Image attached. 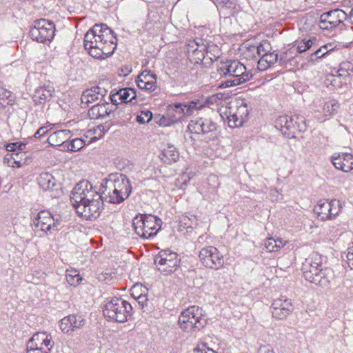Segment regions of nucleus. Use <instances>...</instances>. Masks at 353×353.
Returning a JSON list of instances; mask_svg holds the SVG:
<instances>
[{"mask_svg": "<svg viewBox=\"0 0 353 353\" xmlns=\"http://www.w3.org/2000/svg\"><path fill=\"white\" fill-rule=\"evenodd\" d=\"M84 46L93 58L103 59L114 52L117 38L107 25L96 24L85 34Z\"/></svg>", "mask_w": 353, "mask_h": 353, "instance_id": "f257e3e1", "label": "nucleus"}, {"mask_svg": "<svg viewBox=\"0 0 353 353\" xmlns=\"http://www.w3.org/2000/svg\"><path fill=\"white\" fill-rule=\"evenodd\" d=\"M322 256L318 252H312L302 264L301 270L304 279L316 285L327 288L334 279L333 270L323 267Z\"/></svg>", "mask_w": 353, "mask_h": 353, "instance_id": "f03ea898", "label": "nucleus"}, {"mask_svg": "<svg viewBox=\"0 0 353 353\" xmlns=\"http://www.w3.org/2000/svg\"><path fill=\"white\" fill-rule=\"evenodd\" d=\"M251 110L245 99L222 97V120L231 128H239L248 119Z\"/></svg>", "mask_w": 353, "mask_h": 353, "instance_id": "7ed1b4c3", "label": "nucleus"}, {"mask_svg": "<svg viewBox=\"0 0 353 353\" xmlns=\"http://www.w3.org/2000/svg\"><path fill=\"white\" fill-rule=\"evenodd\" d=\"M105 189L108 194L109 201L112 203H120L123 201L131 192L128 179L125 176L117 173L109 175Z\"/></svg>", "mask_w": 353, "mask_h": 353, "instance_id": "20e7f679", "label": "nucleus"}, {"mask_svg": "<svg viewBox=\"0 0 353 353\" xmlns=\"http://www.w3.org/2000/svg\"><path fill=\"white\" fill-rule=\"evenodd\" d=\"M222 77L231 79L222 81V88H229L245 83L250 79L252 74L246 71L245 66L237 60H228L222 63Z\"/></svg>", "mask_w": 353, "mask_h": 353, "instance_id": "39448f33", "label": "nucleus"}, {"mask_svg": "<svg viewBox=\"0 0 353 353\" xmlns=\"http://www.w3.org/2000/svg\"><path fill=\"white\" fill-rule=\"evenodd\" d=\"M132 225L137 235L143 239H150L160 230L162 221L152 214H139L133 219Z\"/></svg>", "mask_w": 353, "mask_h": 353, "instance_id": "423d86ee", "label": "nucleus"}, {"mask_svg": "<svg viewBox=\"0 0 353 353\" xmlns=\"http://www.w3.org/2000/svg\"><path fill=\"white\" fill-rule=\"evenodd\" d=\"M132 307L126 301L121 298H112L104 306L103 314L111 320L123 323L128 320Z\"/></svg>", "mask_w": 353, "mask_h": 353, "instance_id": "0eeeda50", "label": "nucleus"}, {"mask_svg": "<svg viewBox=\"0 0 353 353\" xmlns=\"http://www.w3.org/2000/svg\"><path fill=\"white\" fill-rule=\"evenodd\" d=\"M55 26L54 23L44 19L34 22L30 30V36L40 43L50 41L54 36Z\"/></svg>", "mask_w": 353, "mask_h": 353, "instance_id": "6e6552de", "label": "nucleus"}, {"mask_svg": "<svg viewBox=\"0 0 353 353\" xmlns=\"http://www.w3.org/2000/svg\"><path fill=\"white\" fill-rule=\"evenodd\" d=\"M102 198L101 194L90 182L83 180L77 183L73 188L70 196L72 204H77L83 200L92 199L97 200Z\"/></svg>", "mask_w": 353, "mask_h": 353, "instance_id": "1a4fd4ad", "label": "nucleus"}, {"mask_svg": "<svg viewBox=\"0 0 353 353\" xmlns=\"http://www.w3.org/2000/svg\"><path fill=\"white\" fill-rule=\"evenodd\" d=\"M343 208L342 203L337 199L321 200L315 205L314 211L322 221L334 219Z\"/></svg>", "mask_w": 353, "mask_h": 353, "instance_id": "9d476101", "label": "nucleus"}, {"mask_svg": "<svg viewBox=\"0 0 353 353\" xmlns=\"http://www.w3.org/2000/svg\"><path fill=\"white\" fill-rule=\"evenodd\" d=\"M154 263L159 270L168 274L174 272L179 264L178 254L170 250L159 252L155 256Z\"/></svg>", "mask_w": 353, "mask_h": 353, "instance_id": "9b49d317", "label": "nucleus"}, {"mask_svg": "<svg viewBox=\"0 0 353 353\" xmlns=\"http://www.w3.org/2000/svg\"><path fill=\"white\" fill-rule=\"evenodd\" d=\"M201 309L198 306H192L184 310L179 317L180 327L184 331H189L193 327L200 326Z\"/></svg>", "mask_w": 353, "mask_h": 353, "instance_id": "f8f14e48", "label": "nucleus"}, {"mask_svg": "<svg viewBox=\"0 0 353 353\" xmlns=\"http://www.w3.org/2000/svg\"><path fill=\"white\" fill-rule=\"evenodd\" d=\"M348 19V14L341 9H334L322 14L319 22L322 30H330Z\"/></svg>", "mask_w": 353, "mask_h": 353, "instance_id": "ddd939ff", "label": "nucleus"}, {"mask_svg": "<svg viewBox=\"0 0 353 353\" xmlns=\"http://www.w3.org/2000/svg\"><path fill=\"white\" fill-rule=\"evenodd\" d=\"M34 224L37 228L44 232L46 234H52V231L58 230L60 225L59 219H55L48 211H41L39 212Z\"/></svg>", "mask_w": 353, "mask_h": 353, "instance_id": "4468645a", "label": "nucleus"}, {"mask_svg": "<svg viewBox=\"0 0 353 353\" xmlns=\"http://www.w3.org/2000/svg\"><path fill=\"white\" fill-rule=\"evenodd\" d=\"M53 346L52 336L45 332L34 334L27 344L28 348L41 349L44 353H50Z\"/></svg>", "mask_w": 353, "mask_h": 353, "instance_id": "2eb2a0df", "label": "nucleus"}, {"mask_svg": "<svg viewBox=\"0 0 353 353\" xmlns=\"http://www.w3.org/2000/svg\"><path fill=\"white\" fill-rule=\"evenodd\" d=\"M77 213L87 220L97 219L103 210V201L102 198L94 200L92 203L83 205H77Z\"/></svg>", "mask_w": 353, "mask_h": 353, "instance_id": "dca6fc26", "label": "nucleus"}, {"mask_svg": "<svg viewBox=\"0 0 353 353\" xmlns=\"http://www.w3.org/2000/svg\"><path fill=\"white\" fill-rule=\"evenodd\" d=\"M272 316L276 319H285L293 310L292 301L281 297L274 299L271 306Z\"/></svg>", "mask_w": 353, "mask_h": 353, "instance_id": "f3484780", "label": "nucleus"}, {"mask_svg": "<svg viewBox=\"0 0 353 353\" xmlns=\"http://www.w3.org/2000/svg\"><path fill=\"white\" fill-rule=\"evenodd\" d=\"M39 183L45 191H48L50 193L52 197H59L63 194L61 184L50 173L45 172L41 174Z\"/></svg>", "mask_w": 353, "mask_h": 353, "instance_id": "a211bd4d", "label": "nucleus"}, {"mask_svg": "<svg viewBox=\"0 0 353 353\" xmlns=\"http://www.w3.org/2000/svg\"><path fill=\"white\" fill-rule=\"evenodd\" d=\"M85 323V320L82 316L70 314L60 320L59 327L63 333L70 334L75 330L82 327Z\"/></svg>", "mask_w": 353, "mask_h": 353, "instance_id": "6ab92c4d", "label": "nucleus"}, {"mask_svg": "<svg viewBox=\"0 0 353 353\" xmlns=\"http://www.w3.org/2000/svg\"><path fill=\"white\" fill-rule=\"evenodd\" d=\"M199 257L203 264L210 268L218 269L220 264V256L218 250L214 247H208L202 249Z\"/></svg>", "mask_w": 353, "mask_h": 353, "instance_id": "aec40b11", "label": "nucleus"}, {"mask_svg": "<svg viewBox=\"0 0 353 353\" xmlns=\"http://www.w3.org/2000/svg\"><path fill=\"white\" fill-rule=\"evenodd\" d=\"M31 161V157L24 151L8 154L3 158L4 165L13 168H21L30 164Z\"/></svg>", "mask_w": 353, "mask_h": 353, "instance_id": "412c9836", "label": "nucleus"}, {"mask_svg": "<svg viewBox=\"0 0 353 353\" xmlns=\"http://www.w3.org/2000/svg\"><path fill=\"white\" fill-rule=\"evenodd\" d=\"M298 116L289 117L287 115L280 116L275 121V126L280 130L282 133L290 135L294 133V130H297L301 131V129L297 125Z\"/></svg>", "mask_w": 353, "mask_h": 353, "instance_id": "4be33fe9", "label": "nucleus"}, {"mask_svg": "<svg viewBox=\"0 0 353 353\" xmlns=\"http://www.w3.org/2000/svg\"><path fill=\"white\" fill-rule=\"evenodd\" d=\"M331 161L337 170L348 172L353 170V155L350 153H334Z\"/></svg>", "mask_w": 353, "mask_h": 353, "instance_id": "5701e85b", "label": "nucleus"}, {"mask_svg": "<svg viewBox=\"0 0 353 353\" xmlns=\"http://www.w3.org/2000/svg\"><path fill=\"white\" fill-rule=\"evenodd\" d=\"M137 86L141 90L149 92L154 91L157 88V77L150 70L143 71L137 77Z\"/></svg>", "mask_w": 353, "mask_h": 353, "instance_id": "b1692460", "label": "nucleus"}, {"mask_svg": "<svg viewBox=\"0 0 353 353\" xmlns=\"http://www.w3.org/2000/svg\"><path fill=\"white\" fill-rule=\"evenodd\" d=\"M114 108V103H97L89 109L88 114L92 119H104L110 115Z\"/></svg>", "mask_w": 353, "mask_h": 353, "instance_id": "393cba45", "label": "nucleus"}, {"mask_svg": "<svg viewBox=\"0 0 353 353\" xmlns=\"http://www.w3.org/2000/svg\"><path fill=\"white\" fill-rule=\"evenodd\" d=\"M103 97L104 94L99 87H93L83 92L81 100L82 103L88 105L94 102L101 101Z\"/></svg>", "mask_w": 353, "mask_h": 353, "instance_id": "a878e982", "label": "nucleus"}, {"mask_svg": "<svg viewBox=\"0 0 353 353\" xmlns=\"http://www.w3.org/2000/svg\"><path fill=\"white\" fill-rule=\"evenodd\" d=\"M173 106L176 112L189 117L193 114L195 110L203 108V105L199 101H192L188 103H175Z\"/></svg>", "mask_w": 353, "mask_h": 353, "instance_id": "bb28decb", "label": "nucleus"}, {"mask_svg": "<svg viewBox=\"0 0 353 353\" xmlns=\"http://www.w3.org/2000/svg\"><path fill=\"white\" fill-rule=\"evenodd\" d=\"M137 97L136 90L131 88L121 89L116 94H113L111 100L113 103H128L132 102Z\"/></svg>", "mask_w": 353, "mask_h": 353, "instance_id": "cd10ccee", "label": "nucleus"}, {"mask_svg": "<svg viewBox=\"0 0 353 353\" xmlns=\"http://www.w3.org/2000/svg\"><path fill=\"white\" fill-rule=\"evenodd\" d=\"M72 136L70 130H61L52 133L48 138V142L51 146H59L65 143Z\"/></svg>", "mask_w": 353, "mask_h": 353, "instance_id": "c85d7f7f", "label": "nucleus"}, {"mask_svg": "<svg viewBox=\"0 0 353 353\" xmlns=\"http://www.w3.org/2000/svg\"><path fill=\"white\" fill-rule=\"evenodd\" d=\"M339 108L340 104L335 99H330L328 101L325 102L321 110L322 117H320L318 119L322 122L326 119L333 117L337 113Z\"/></svg>", "mask_w": 353, "mask_h": 353, "instance_id": "c756f323", "label": "nucleus"}, {"mask_svg": "<svg viewBox=\"0 0 353 353\" xmlns=\"http://www.w3.org/2000/svg\"><path fill=\"white\" fill-rule=\"evenodd\" d=\"M240 11V6L236 0H222V15H224L225 22L230 17H234Z\"/></svg>", "mask_w": 353, "mask_h": 353, "instance_id": "7c9ffc66", "label": "nucleus"}, {"mask_svg": "<svg viewBox=\"0 0 353 353\" xmlns=\"http://www.w3.org/2000/svg\"><path fill=\"white\" fill-rule=\"evenodd\" d=\"M53 92L54 89L51 86L39 87L33 94V100L36 103H43L50 99Z\"/></svg>", "mask_w": 353, "mask_h": 353, "instance_id": "2f4dec72", "label": "nucleus"}, {"mask_svg": "<svg viewBox=\"0 0 353 353\" xmlns=\"http://www.w3.org/2000/svg\"><path fill=\"white\" fill-rule=\"evenodd\" d=\"M179 157V154L176 148L172 145H168L161 152V159L165 163L176 162Z\"/></svg>", "mask_w": 353, "mask_h": 353, "instance_id": "473e14b6", "label": "nucleus"}, {"mask_svg": "<svg viewBox=\"0 0 353 353\" xmlns=\"http://www.w3.org/2000/svg\"><path fill=\"white\" fill-rule=\"evenodd\" d=\"M241 56L245 59H254L257 58L256 44L251 41H247L240 48Z\"/></svg>", "mask_w": 353, "mask_h": 353, "instance_id": "72a5a7b5", "label": "nucleus"}, {"mask_svg": "<svg viewBox=\"0 0 353 353\" xmlns=\"http://www.w3.org/2000/svg\"><path fill=\"white\" fill-rule=\"evenodd\" d=\"M132 296L137 300L139 303H143L147 301L148 288L141 284L137 283L131 288Z\"/></svg>", "mask_w": 353, "mask_h": 353, "instance_id": "f704fd0d", "label": "nucleus"}, {"mask_svg": "<svg viewBox=\"0 0 353 353\" xmlns=\"http://www.w3.org/2000/svg\"><path fill=\"white\" fill-rule=\"evenodd\" d=\"M277 54L274 52H270L265 54L264 57H261L258 61V69L262 71L267 70L277 61Z\"/></svg>", "mask_w": 353, "mask_h": 353, "instance_id": "c9c22d12", "label": "nucleus"}, {"mask_svg": "<svg viewBox=\"0 0 353 353\" xmlns=\"http://www.w3.org/2000/svg\"><path fill=\"white\" fill-rule=\"evenodd\" d=\"M205 51V46L203 44H199L196 41H191L188 45V52H192L195 55V59L202 61L204 58V53Z\"/></svg>", "mask_w": 353, "mask_h": 353, "instance_id": "e433bc0d", "label": "nucleus"}, {"mask_svg": "<svg viewBox=\"0 0 353 353\" xmlns=\"http://www.w3.org/2000/svg\"><path fill=\"white\" fill-rule=\"evenodd\" d=\"M207 123L202 118L191 120L188 124V128L191 133L201 134L207 133L208 130L205 128Z\"/></svg>", "mask_w": 353, "mask_h": 353, "instance_id": "4c0bfd02", "label": "nucleus"}, {"mask_svg": "<svg viewBox=\"0 0 353 353\" xmlns=\"http://www.w3.org/2000/svg\"><path fill=\"white\" fill-rule=\"evenodd\" d=\"M286 243V241H283L281 239L268 238L265 241L264 245L268 252H277L285 245Z\"/></svg>", "mask_w": 353, "mask_h": 353, "instance_id": "58836bf2", "label": "nucleus"}, {"mask_svg": "<svg viewBox=\"0 0 353 353\" xmlns=\"http://www.w3.org/2000/svg\"><path fill=\"white\" fill-rule=\"evenodd\" d=\"M14 97L11 92L0 86V108L13 104Z\"/></svg>", "mask_w": 353, "mask_h": 353, "instance_id": "ea45409f", "label": "nucleus"}, {"mask_svg": "<svg viewBox=\"0 0 353 353\" xmlns=\"http://www.w3.org/2000/svg\"><path fill=\"white\" fill-rule=\"evenodd\" d=\"M98 279L101 282L105 283H114L118 281V275L117 272L112 270H105L98 274Z\"/></svg>", "mask_w": 353, "mask_h": 353, "instance_id": "a19ab883", "label": "nucleus"}, {"mask_svg": "<svg viewBox=\"0 0 353 353\" xmlns=\"http://www.w3.org/2000/svg\"><path fill=\"white\" fill-rule=\"evenodd\" d=\"M316 40L315 37L297 40L296 41L294 47H296L298 52L302 53L310 49L313 46Z\"/></svg>", "mask_w": 353, "mask_h": 353, "instance_id": "79ce46f5", "label": "nucleus"}, {"mask_svg": "<svg viewBox=\"0 0 353 353\" xmlns=\"http://www.w3.org/2000/svg\"><path fill=\"white\" fill-rule=\"evenodd\" d=\"M353 72V64L348 61H343L341 63L337 73L339 77L346 78L349 77Z\"/></svg>", "mask_w": 353, "mask_h": 353, "instance_id": "37998d69", "label": "nucleus"}, {"mask_svg": "<svg viewBox=\"0 0 353 353\" xmlns=\"http://www.w3.org/2000/svg\"><path fill=\"white\" fill-rule=\"evenodd\" d=\"M339 74L337 76L334 74H327L324 81L325 85L329 88L331 86L332 88H340L342 86V83L339 80Z\"/></svg>", "mask_w": 353, "mask_h": 353, "instance_id": "c03bdc74", "label": "nucleus"}, {"mask_svg": "<svg viewBox=\"0 0 353 353\" xmlns=\"http://www.w3.org/2000/svg\"><path fill=\"white\" fill-rule=\"evenodd\" d=\"M256 44L257 57H264V54L271 52L272 46L268 41H263Z\"/></svg>", "mask_w": 353, "mask_h": 353, "instance_id": "a18cd8bd", "label": "nucleus"}, {"mask_svg": "<svg viewBox=\"0 0 353 353\" xmlns=\"http://www.w3.org/2000/svg\"><path fill=\"white\" fill-rule=\"evenodd\" d=\"M85 145V141L81 139H74L68 145L67 150L70 152H77Z\"/></svg>", "mask_w": 353, "mask_h": 353, "instance_id": "49530a36", "label": "nucleus"}, {"mask_svg": "<svg viewBox=\"0 0 353 353\" xmlns=\"http://www.w3.org/2000/svg\"><path fill=\"white\" fill-rule=\"evenodd\" d=\"M6 148L8 152H12V153L24 151L26 148V143L23 142L11 143L7 144Z\"/></svg>", "mask_w": 353, "mask_h": 353, "instance_id": "de8ad7c7", "label": "nucleus"}, {"mask_svg": "<svg viewBox=\"0 0 353 353\" xmlns=\"http://www.w3.org/2000/svg\"><path fill=\"white\" fill-rule=\"evenodd\" d=\"M6 148L8 152H12V153L24 151L26 148V143L23 142L11 143L7 144Z\"/></svg>", "mask_w": 353, "mask_h": 353, "instance_id": "09e8293b", "label": "nucleus"}, {"mask_svg": "<svg viewBox=\"0 0 353 353\" xmlns=\"http://www.w3.org/2000/svg\"><path fill=\"white\" fill-rule=\"evenodd\" d=\"M152 119V113L150 110L142 111L137 117V121L141 124L148 123Z\"/></svg>", "mask_w": 353, "mask_h": 353, "instance_id": "8fccbe9b", "label": "nucleus"}, {"mask_svg": "<svg viewBox=\"0 0 353 353\" xmlns=\"http://www.w3.org/2000/svg\"><path fill=\"white\" fill-rule=\"evenodd\" d=\"M221 98L219 97V94H215L212 96H210L207 99V103L209 105L214 106L216 108L218 112L220 111V104H221Z\"/></svg>", "mask_w": 353, "mask_h": 353, "instance_id": "3c124183", "label": "nucleus"}, {"mask_svg": "<svg viewBox=\"0 0 353 353\" xmlns=\"http://www.w3.org/2000/svg\"><path fill=\"white\" fill-rule=\"evenodd\" d=\"M65 277L68 283L70 285L74 286L78 285L82 279L80 275L76 273L73 274L70 272H67L65 274Z\"/></svg>", "mask_w": 353, "mask_h": 353, "instance_id": "603ef678", "label": "nucleus"}, {"mask_svg": "<svg viewBox=\"0 0 353 353\" xmlns=\"http://www.w3.org/2000/svg\"><path fill=\"white\" fill-rule=\"evenodd\" d=\"M326 48H327L326 46L320 47L314 53L311 54L310 61H315L317 59L323 57L326 54H327Z\"/></svg>", "mask_w": 353, "mask_h": 353, "instance_id": "864d4df0", "label": "nucleus"}, {"mask_svg": "<svg viewBox=\"0 0 353 353\" xmlns=\"http://www.w3.org/2000/svg\"><path fill=\"white\" fill-rule=\"evenodd\" d=\"M347 263L351 269H353V245L350 246L346 253Z\"/></svg>", "mask_w": 353, "mask_h": 353, "instance_id": "5fc2aeb1", "label": "nucleus"}, {"mask_svg": "<svg viewBox=\"0 0 353 353\" xmlns=\"http://www.w3.org/2000/svg\"><path fill=\"white\" fill-rule=\"evenodd\" d=\"M179 223L181 225H184L186 228H192V225L191 223V219L187 216H182L180 218Z\"/></svg>", "mask_w": 353, "mask_h": 353, "instance_id": "6e6d98bb", "label": "nucleus"}, {"mask_svg": "<svg viewBox=\"0 0 353 353\" xmlns=\"http://www.w3.org/2000/svg\"><path fill=\"white\" fill-rule=\"evenodd\" d=\"M51 129H52V128L48 129V126L41 127L40 128H39V130L34 134V137L36 138H38V137H41L42 136H44Z\"/></svg>", "mask_w": 353, "mask_h": 353, "instance_id": "4d7b16f0", "label": "nucleus"}, {"mask_svg": "<svg viewBox=\"0 0 353 353\" xmlns=\"http://www.w3.org/2000/svg\"><path fill=\"white\" fill-rule=\"evenodd\" d=\"M270 196L272 198H274L276 201H279L282 199L281 191H279L278 190H274V191H272L270 193Z\"/></svg>", "mask_w": 353, "mask_h": 353, "instance_id": "13d9d810", "label": "nucleus"}, {"mask_svg": "<svg viewBox=\"0 0 353 353\" xmlns=\"http://www.w3.org/2000/svg\"><path fill=\"white\" fill-rule=\"evenodd\" d=\"M205 122L207 123V125H205V128L207 129L208 132L213 131L216 129L215 124L213 123L212 121H205Z\"/></svg>", "mask_w": 353, "mask_h": 353, "instance_id": "bf43d9fd", "label": "nucleus"}, {"mask_svg": "<svg viewBox=\"0 0 353 353\" xmlns=\"http://www.w3.org/2000/svg\"><path fill=\"white\" fill-rule=\"evenodd\" d=\"M92 201H94V200H92V199H85V200H83L81 201V202H80L79 203H77V204H72V206L77 209V205H88V204H90L92 203Z\"/></svg>", "mask_w": 353, "mask_h": 353, "instance_id": "052dcab7", "label": "nucleus"}, {"mask_svg": "<svg viewBox=\"0 0 353 353\" xmlns=\"http://www.w3.org/2000/svg\"><path fill=\"white\" fill-rule=\"evenodd\" d=\"M259 353H274V352L272 348L264 346L259 349Z\"/></svg>", "mask_w": 353, "mask_h": 353, "instance_id": "680f3d73", "label": "nucleus"}, {"mask_svg": "<svg viewBox=\"0 0 353 353\" xmlns=\"http://www.w3.org/2000/svg\"><path fill=\"white\" fill-rule=\"evenodd\" d=\"M26 353H44L41 349H37V348H28L27 347V352Z\"/></svg>", "mask_w": 353, "mask_h": 353, "instance_id": "e2e57ef3", "label": "nucleus"}, {"mask_svg": "<svg viewBox=\"0 0 353 353\" xmlns=\"http://www.w3.org/2000/svg\"><path fill=\"white\" fill-rule=\"evenodd\" d=\"M343 6L344 7H352L353 6V0H344L343 1Z\"/></svg>", "mask_w": 353, "mask_h": 353, "instance_id": "0e129e2a", "label": "nucleus"}, {"mask_svg": "<svg viewBox=\"0 0 353 353\" xmlns=\"http://www.w3.org/2000/svg\"><path fill=\"white\" fill-rule=\"evenodd\" d=\"M323 46H326L327 47V48H326V51L327 52V53L329 52H331L332 51L334 48H335V46H334V45L332 43H327L325 45H324Z\"/></svg>", "mask_w": 353, "mask_h": 353, "instance_id": "69168bd1", "label": "nucleus"}, {"mask_svg": "<svg viewBox=\"0 0 353 353\" xmlns=\"http://www.w3.org/2000/svg\"><path fill=\"white\" fill-rule=\"evenodd\" d=\"M348 19L353 23V8L351 9L349 14H348Z\"/></svg>", "mask_w": 353, "mask_h": 353, "instance_id": "338daca9", "label": "nucleus"}]
</instances>
